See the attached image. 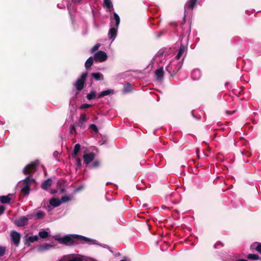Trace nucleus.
Segmentation results:
<instances>
[{
    "label": "nucleus",
    "mask_w": 261,
    "mask_h": 261,
    "mask_svg": "<svg viewBox=\"0 0 261 261\" xmlns=\"http://www.w3.org/2000/svg\"><path fill=\"white\" fill-rule=\"evenodd\" d=\"M75 238H79L80 240L91 244H94L96 243V240L79 235H67L60 238L56 237L55 238V240L61 244L66 245H71L73 243V239Z\"/></svg>",
    "instance_id": "obj_1"
},
{
    "label": "nucleus",
    "mask_w": 261,
    "mask_h": 261,
    "mask_svg": "<svg viewBox=\"0 0 261 261\" xmlns=\"http://www.w3.org/2000/svg\"><path fill=\"white\" fill-rule=\"evenodd\" d=\"M120 23V18L118 15L115 13H113V17H111V28L109 32V37L113 41L116 36L117 33V28Z\"/></svg>",
    "instance_id": "obj_2"
},
{
    "label": "nucleus",
    "mask_w": 261,
    "mask_h": 261,
    "mask_svg": "<svg viewBox=\"0 0 261 261\" xmlns=\"http://www.w3.org/2000/svg\"><path fill=\"white\" fill-rule=\"evenodd\" d=\"M35 185V180L30 176L26 177L19 182V186H21V192L25 195L30 192V188L32 186Z\"/></svg>",
    "instance_id": "obj_3"
},
{
    "label": "nucleus",
    "mask_w": 261,
    "mask_h": 261,
    "mask_svg": "<svg viewBox=\"0 0 261 261\" xmlns=\"http://www.w3.org/2000/svg\"><path fill=\"white\" fill-rule=\"evenodd\" d=\"M87 72H83L74 84V86L78 91H81L84 88L85 83L87 77Z\"/></svg>",
    "instance_id": "obj_4"
},
{
    "label": "nucleus",
    "mask_w": 261,
    "mask_h": 261,
    "mask_svg": "<svg viewBox=\"0 0 261 261\" xmlns=\"http://www.w3.org/2000/svg\"><path fill=\"white\" fill-rule=\"evenodd\" d=\"M38 164L39 162L36 161L28 165L23 170V173L24 174H30L34 172L36 170V166Z\"/></svg>",
    "instance_id": "obj_5"
},
{
    "label": "nucleus",
    "mask_w": 261,
    "mask_h": 261,
    "mask_svg": "<svg viewBox=\"0 0 261 261\" xmlns=\"http://www.w3.org/2000/svg\"><path fill=\"white\" fill-rule=\"evenodd\" d=\"M94 58L98 62H102L107 60L108 56L105 51L99 50L95 53Z\"/></svg>",
    "instance_id": "obj_6"
},
{
    "label": "nucleus",
    "mask_w": 261,
    "mask_h": 261,
    "mask_svg": "<svg viewBox=\"0 0 261 261\" xmlns=\"http://www.w3.org/2000/svg\"><path fill=\"white\" fill-rule=\"evenodd\" d=\"M57 261H83L79 257L76 256L74 254H70L65 255Z\"/></svg>",
    "instance_id": "obj_7"
},
{
    "label": "nucleus",
    "mask_w": 261,
    "mask_h": 261,
    "mask_svg": "<svg viewBox=\"0 0 261 261\" xmlns=\"http://www.w3.org/2000/svg\"><path fill=\"white\" fill-rule=\"evenodd\" d=\"M11 240L16 246H18L20 243V234L15 230L11 232Z\"/></svg>",
    "instance_id": "obj_8"
},
{
    "label": "nucleus",
    "mask_w": 261,
    "mask_h": 261,
    "mask_svg": "<svg viewBox=\"0 0 261 261\" xmlns=\"http://www.w3.org/2000/svg\"><path fill=\"white\" fill-rule=\"evenodd\" d=\"M28 219L24 216H22L16 219L15 224L18 226H23L28 224Z\"/></svg>",
    "instance_id": "obj_9"
},
{
    "label": "nucleus",
    "mask_w": 261,
    "mask_h": 261,
    "mask_svg": "<svg viewBox=\"0 0 261 261\" xmlns=\"http://www.w3.org/2000/svg\"><path fill=\"white\" fill-rule=\"evenodd\" d=\"M187 53V47L185 45L181 44L178 52L175 56L176 60H179L183 56H185Z\"/></svg>",
    "instance_id": "obj_10"
},
{
    "label": "nucleus",
    "mask_w": 261,
    "mask_h": 261,
    "mask_svg": "<svg viewBox=\"0 0 261 261\" xmlns=\"http://www.w3.org/2000/svg\"><path fill=\"white\" fill-rule=\"evenodd\" d=\"M95 158V154L93 152H91L86 154L83 156L84 162L87 165L91 163Z\"/></svg>",
    "instance_id": "obj_11"
},
{
    "label": "nucleus",
    "mask_w": 261,
    "mask_h": 261,
    "mask_svg": "<svg viewBox=\"0 0 261 261\" xmlns=\"http://www.w3.org/2000/svg\"><path fill=\"white\" fill-rule=\"evenodd\" d=\"M53 245L49 244L41 245L38 247L37 250L39 252H43L53 248Z\"/></svg>",
    "instance_id": "obj_12"
},
{
    "label": "nucleus",
    "mask_w": 261,
    "mask_h": 261,
    "mask_svg": "<svg viewBox=\"0 0 261 261\" xmlns=\"http://www.w3.org/2000/svg\"><path fill=\"white\" fill-rule=\"evenodd\" d=\"M191 76L194 80H199L201 76L200 71L197 69L193 70L191 73Z\"/></svg>",
    "instance_id": "obj_13"
},
{
    "label": "nucleus",
    "mask_w": 261,
    "mask_h": 261,
    "mask_svg": "<svg viewBox=\"0 0 261 261\" xmlns=\"http://www.w3.org/2000/svg\"><path fill=\"white\" fill-rule=\"evenodd\" d=\"M114 93V91L113 89H107L100 92L97 96V98H99L103 96L113 94Z\"/></svg>",
    "instance_id": "obj_14"
},
{
    "label": "nucleus",
    "mask_w": 261,
    "mask_h": 261,
    "mask_svg": "<svg viewBox=\"0 0 261 261\" xmlns=\"http://www.w3.org/2000/svg\"><path fill=\"white\" fill-rule=\"evenodd\" d=\"M156 77L158 80L161 81L163 77L164 71L163 67H161L159 69H158L155 72Z\"/></svg>",
    "instance_id": "obj_15"
},
{
    "label": "nucleus",
    "mask_w": 261,
    "mask_h": 261,
    "mask_svg": "<svg viewBox=\"0 0 261 261\" xmlns=\"http://www.w3.org/2000/svg\"><path fill=\"white\" fill-rule=\"evenodd\" d=\"M92 78L94 79L96 81H102L104 79L103 75L100 72H95L92 73L91 74Z\"/></svg>",
    "instance_id": "obj_16"
},
{
    "label": "nucleus",
    "mask_w": 261,
    "mask_h": 261,
    "mask_svg": "<svg viewBox=\"0 0 261 261\" xmlns=\"http://www.w3.org/2000/svg\"><path fill=\"white\" fill-rule=\"evenodd\" d=\"M49 203L51 205L53 206L54 207H57L59 206L61 204V202L58 198H53L50 199Z\"/></svg>",
    "instance_id": "obj_17"
},
{
    "label": "nucleus",
    "mask_w": 261,
    "mask_h": 261,
    "mask_svg": "<svg viewBox=\"0 0 261 261\" xmlns=\"http://www.w3.org/2000/svg\"><path fill=\"white\" fill-rule=\"evenodd\" d=\"M197 0H189L185 6V9H193L195 6Z\"/></svg>",
    "instance_id": "obj_18"
},
{
    "label": "nucleus",
    "mask_w": 261,
    "mask_h": 261,
    "mask_svg": "<svg viewBox=\"0 0 261 261\" xmlns=\"http://www.w3.org/2000/svg\"><path fill=\"white\" fill-rule=\"evenodd\" d=\"M51 185V180L48 179L45 180L41 185V187L44 190L47 189Z\"/></svg>",
    "instance_id": "obj_19"
},
{
    "label": "nucleus",
    "mask_w": 261,
    "mask_h": 261,
    "mask_svg": "<svg viewBox=\"0 0 261 261\" xmlns=\"http://www.w3.org/2000/svg\"><path fill=\"white\" fill-rule=\"evenodd\" d=\"M133 88L132 87V85L129 83L126 84L124 86L123 90V93L124 94L128 93L129 92H131L133 90Z\"/></svg>",
    "instance_id": "obj_20"
},
{
    "label": "nucleus",
    "mask_w": 261,
    "mask_h": 261,
    "mask_svg": "<svg viewBox=\"0 0 261 261\" xmlns=\"http://www.w3.org/2000/svg\"><path fill=\"white\" fill-rule=\"evenodd\" d=\"M25 238H26L25 244H27L28 243L29 244H30L31 243H33L35 241H38V237L37 236H30L28 238H27V237H25Z\"/></svg>",
    "instance_id": "obj_21"
},
{
    "label": "nucleus",
    "mask_w": 261,
    "mask_h": 261,
    "mask_svg": "<svg viewBox=\"0 0 261 261\" xmlns=\"http://www.w3.org/2000/svg\"><path fill=\"white\" fill-rule=\"evenodd\" d=\"M81 148V145L79 144H76L74 148L73 152L72 154V157L75 158L78 152H79Z\"/></svg>",
    "instance_id": "obj_22"
},
{
    "label": "nucleus",
    "mask_w": 261,
    "mask_h": 261,
    "mask_svg": "<svg viewBox=\"0 0 261 261\" xmlns=\"http://www.w3.org/2000/svg\"><path fill=\"white\" fill-rule=\"evenodd\" d=\"M11 200V198L8 196H0V202L2 203H8Z\"/></svg>",
    "instance_id": "obj_23"
},
{
    "label": "nucleus",
    "mask_w": 261,
    "mask_h": 261,
    "mask_svg": "<svg viewBox=\"0 0 261 261\" xmlns=\"http://www.w3.org/2000/svg\"><path fill=\"white\" fill-rule=\"evenodd\" d=\"M39 236L42 239H46L49 236V232L44 229L39 232Z\"/></svg>",
    "instance_id": "obj_24"
},
{
    "label": "nucleus",
    "mask_w": 261,
    "mask_h": 261,
    "mask_svg": "<svg viewBox=\"0 0 261 261\" xmlns=\"http://www.w3.org/2000/svg\"><path fill=\"white\" fill-rule=\"evenodd\" d=\"M103 6L108 9L109 11H110L111 8H113V5L110 0H104Z\"/></svg>",
    "instance_id": "obj_25"
},
{
    "label": "nucleus",
    "mask_w": 261,
    "mask_h": 261,
    "mask_svg": "<svg viewBox=\"0 0 261 261\" xmlns=\"http://www.w3.org/2000/svg\"><path fill=\"white\" fill-rule=\"evenodd\" d=\"M93 58L92 57H89L86 61L85 66L86 69H88L93 64Z\"/></svg>",
    "instance_id": "obj_26"
},
{
    "label": "nucleus",
    "mask_w": 261,
    "mask_h": 261,
    "mask_svg": "<svg viewBox=\"0 0 261 261\" xmlns=\"http://www.w3.org/2000/svg\"><path fill=\"white\" fill-rule=\"evenodd\" d=\"M252 249H256L258 252L261 253V244L254 243L251 245Z\"/></svg>",
    "instance_id": "obj_27"
},
{
    "label": "nucleus",
    "mask_w": 261,
    "mask_h": 261,
    "mask_svg": "<svg viewBox=\"0 0 261 261\" xmlns=\"http://www.w3.org/2000/svg\"><path fill=\"white\" fill-rule=\"evenodd\" d=\"M172 64H169L167 67H166V70L168 72H169V73H175L176 72L178 69H172Z\"/></svg>",
    "instance_id": "obj_28"
},
{
    "label": "nucleus",
    "mask_w": 261,
    "mask_h": 261,
    "mask_svg": "<svg viewBox=\"0 0 261 261\" xmlns=\"http://www.w3.org/2000/svg\"><path fill=\"white\" fill-rule=\"evenodd\" d=\"M96 92L95 91H92L87 94V98L89 100L94 99L96 97Z\"/></svg>",
    "instance_id": "obj_29"
},
{
    "label": "nucleus",
    "mask_w": 261,
    "mask_h": 261,
    "mask_svg": "<svg viewBox=\"0 0 261 261\" xmlns=\"http://www.w3.org/2000/svg\"><path fill=\"white\" fill-rule=\"evenodd\" d=\"M71 199H72V198L71 197H69L68 196H64L61 198V200H60L62 203H65L67 201H70Z\"/></svg>",
    "instance_id": "obj_30"
},
{
    "label": "nucleus",
    "mask_w": 261,
    "mask_h": 261,
    "mask_svg": "<svg viewBox=\"0 0 261 261\" xmlns=\"http://www.w3.org/2000/svg\"><path fill=\"white\" fill-rule=\"evenodd\" d=\"M247 257L249 259L253 260H257L259 258L258 256L255 254H249L247 256Z\"/></svg>",
    "instance_id": "obj_31"
},
{
    "label": "nucleus",
    "mask_w": 261,
    "mask_h": 261,
    "mask_svg": "<svg viewBox=\"0 0 261 261\" xmlns=\"http://www.w3.org/2000/svg\"><path fill=\"white\" fill-rule=\"evenodd\" d=\"M88 120V118L85 114H83L81 115L80 118V121L81 123H83Z\"/></svg>",
    "instance_id": "obj_32"
},
{
    "label": "nucleus",
    "mask_w": 261,
    "mask_h": 261,
    "mask_svg": "<svg viewBox=\"0 0 261 261\" xmlns=\"http://www.w3.org/2000/svg\"><path fill=\"white\" fill-rule=\"evenodd\" d=\"M100 162L98 161H95L91 165H89L91 168H96L99 166Z\"/></svg>",
    "instance_id": "obj_33"
},
{
    "label": "nucleus",
    "mask_w": 261,
    "mask_h": 261,
    "mask_svg": "<svg viewBox=\"0 0 261 261\" xmlns=\"http://www.w3.org/2000/svg\"><path fill=\"white\" fill-rule=\"evenodd\" d=\"M100 46V43H97V44H95L94 46H93L91 48L90 52L91 53H93V52L95 51L96 50H97L99 48Z\"/></svg>",
    "instance_id": "obj_34"
},
{
    "label": "nucleus",
    "mask_w": 261,
    "mask_h": 261,
    "mask_svg": "<svg viewBox=\"0 0 261 261\" xmlns=\"http://www.w3.org/2000/svg\"><path fill=\"white\" fill-rule=\"evenodd\" d=\"M44 216V213L43 212L41 211H39L37 212L36 213V216L38 219H41Z\"/></svg>",
    "instance_id": "obj_35"
},
{
    "label": "nucleus",
    "mask_w": 261,
    "mask_h": 261,
    "mask_svg": "<svg viewBox=\"0 0 261 261\" xmlns=\"http://www.w3.org/2000/svg\"><path fill=\"white\" fill-rule=\"evenodd\" d=\"M6 252V247L0 246V256H2Z\"/></svg>",
    "instance_id": "obj_36"
},
{
    "label": "nucleus",
    "mask_w": 261,
    "mask_h": 261,
    "mask_svg": "<svg viewBox=\"0 0 261 261\" xmlns=\"http://www.w3.org/2000/svg\"><path fill=\"white\" fill-rule=\"evenodd\" d=\"M90 107H91V105L84 103V104L80 106V109H87V108H90Z\"/></svg>",
    "instance_id": "obj_37"
},
{
    "label": "nucleus",
    "mask_w": 261,
    "mask_h": 261,
    "mask_svg": "<svg viewBox=\"0 0 261 261\" xmlns=\"http://www.w3.org/2000/svg\"><path fill=\"white\" fill-rule=\"evenodd\" d=\"M90 128H91L93 130H94L95 132H98V129H97V126L94 124H90Z\"/></svg>",
    "instance_id": "obj_38"
},
{
    "label": "nucleus",
    "mask_w": 261,
    "mask_h": 261,
    "mask_svg": "<svg viewBox=\"0 0 261 261\" xmlns=\"http://www.w3.org/2000/svg\"><path fill=\"white\" fill-rule=\"evenodd\" d=\"M76 163L78 167H80L81 166V161L80 158H75Z\"/></svg>",
    "instance_id": "obj_39"
},
{
    "label": "nucleus",
    "mask_w": 261,
    "mask_h": 261,
    "mask_svg": "<svg viewBox=\"0 0 261 261\" xmlns=\"http://www.w3.org/2000/svg\"><path fill=\"white\" fill-rule=\"evenodd\" d=\"M5 210V207L3 205L0 206V215H2Z\"/></svg>",
    "instance_id": "obj_40"
},
{
    "label": "nucleus",
    "mask_w": 261,
    "mask_h": 261,
    "mask_svg": "<svg viewBox=\"0 0 261 261\" xmlns=\"http://www.w3.org/2000/svg\"><path fill=\"white\" fill-rule=\"evenodd\" d=\"M162 55H163V52H161V51L160 50V51H159L157 53V54H156V57H157V56H159V57H160V56H162Z\"/></svg>",
    "instance_id": "obj_41"
},
{
    "label": "nucleus",
    "mask_w": 261,
    "mask_h": 261,
    "mask_svg": "<svg viewBox=\"0 0 261 261\" xmlns=\"http://www.w3.org/2000/svg\"><path fill=\"white\" fill-rule=\"evenodd\" d=\"M82 0H72V2L74 3H80Z\"/></svg>",
    "instance_id": "obj_42"
},
{
    "label": "nucleus",
    "mask_w": 261,
    "mask_h": 261,
    "mask_svg": "<svg viewBox=\"0 0 261 261\" xmlns=\"http://www.w3.org/2000/svg\"><path fill=\"white\" fill-rule=\"evenodd\" d=\"M4 123V119L0 117V124H3Z\"/></svg>",
    "instance_id": "obj_43"
},
{
    "label": "nucleus",
    "mask_w": 261,
    "mask_h": 261,
    "mask_svg": "<svg viewBox=\"0 0 261 261\" xmlns=\"http://www.w3.org/2000/svg\"><path fill=\"white\" fill-rule=\"evenodd\" d=\"M67 8H68L69 13L71 14V6H68Z\"/></svg>",
    "instance_id": "obj_44"
},
{
    "label": "nucleus",
    "mask_w": 261,
    "mask_h": 261,
    "mask_svg": "<svg viewBox=\"0 0 261 261\" xmlns=\"http://www.w3.org/2000/svg\"><path fill=\"white\" fill-rule=\"evenodd\" d=\"M236 261H247V260L245 259H239L237 260Z\"/></svg>",
    "instance_id": "obj_45"
},
{
    "label": "nucleus",
    "mask_w": 261,
    "mask_h": 261,
    "mask_svg": "<svg viewBox=\"0 0 261 261\" xmlns=\"http://www.w3.org/2000/svg\"><path fill=\"white\" fill-rule=\"evenodd\" d=\"M120 261H127V260L126 259H122V260H121Z\"/></svg>",
    "instance_id": "obj_46"
},
{
    "label": "nucleus",
    "mask_w": 261,
    "mask_h": 261,
    "mask_svg": "<svg viewBox=\"0 0 261 261\" xmlns=\"http://www.w3.org/2000/svg\"><path fill=\"white\" fill-rule=\"evenodd\" d=\"M216 245H217L216 244L214 245L215 248H216Z\"/></svg>",
    "instance_id": "obj_47"
}]
</instances>
